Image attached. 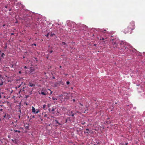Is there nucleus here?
Instances as JSON below:
<instances>
[{"mask_svg": "<svg viewBox=\"0 0 145 145\" xmlns=\"http://www.w3.org/2000/svg\"><path fill=\"white\" fill-rule=\"evenodd\" d=\"M9 11H10V9Z\"/></svg>", "mask_w": 145, "mask_h": 145, "instance_id": "obj_61", "label": "nucleus"}, {"mask_svg": "<svg viewBox=\"0 0 145 145\" xmlns=\"http://www.w3.org/2000/svg\"><path fill=\"white\" fill-rule=\"evenodd\" d=\"M3 109H2V108H1L0 109V111L2 112V111H3Z\"/></svg>", "mask_w": 145, "mask_h": 145, "instance_id": "obj_30", "label": "nucleus"}, {"mask_svg": "<svg viewBox=\"0 0 145 145\" xmlns=\"http://www.w3.org/2000/svg\"><path fill=\"white\" fill-rule=\"evenodd\" d=\"M52 99L53 100H57V99L56 98H55L54 97H53Z\"/></svg>", "mask_w": 145, "mask_h": 145, "instance_id": "obj_26", "label": "nucleus"}, {"mask_svg": "<svg viewBox=\"0 0 145 145\" xmlns=\"http://www.w3.org/2000/svg\"><path fill=\"white\" fill-rule=\"evenodd\" d=\"M52 91H51V92H50V94H52Z\"/></svg>", "mask_w": 145, "mask_h": 145, "instance_id": "obj_41", "label": "nucleus"}, {"mask_svg": "<svg viewBox=\"0 0 145 145\" xmlns=\"http://www.w3.org/2000/svg\"><path fill=\"white\" fill-rule=\"evenodd\" d=\"M56 107L55 106H53L52 107V110H51V111L52 112H52V113L53 114H54V112H54V110H55V109H56Z\"/></svg>", "mask_w": 145, "mask_h": 145, "instance_id": "obj_6", "label": "nucleus"}, {"mask_svg": "<svg viewBox=\"0 0 145 145\" xmlns=\"http://www.w3.org/2000/svg\"><path fill=\"white\" fill-rule=\"evenodd\" d=\"M37 110L36 111V112H35V113L36 114H37L38 113H39V110Z\"/></svg>", "mask_w": 145, "mask_h": 145, "instance_id": "obj_22", "label": "nucleus"}, {"mask_svg": "<svg viewBox=\"0 0 145 145\" xmlns=\"http://www.w3.org/2000/svg\"><path fill=\"white\" fill-rule=\"evenodd\" d=\"M106 31V30H104L103 31H102V32H103V33H105V32Z\"/></svg>", "mask_w": 145, "mask_h": 145, "instance_id": "obj_31", "label": "nucleus"}, {"mask_svg": "<svg viewBox=\"0 0 145 145\" xmlns=\"http://www.w3.org/2000/svg\"><path fill=\"white\" fill-rule=\"evenodd\" d=\"M109 119V118H107V120H108Z\"/></svg>", "mask_w": 145, "mask_h": 145, "instance_id": "obj_51", "label": "nucleus"}, {"mask_svg": "<svg viewBox=\"0 0 145 145\" xmlns=\"http://www.w3.org/2000/svg\"><path fill=\"white\" fill-rule=\"evenodd\" d=\"M48 90H50V91H51V90L50 89H48Z\"/></svg>", "mask_w": 145, "mask_h": 145, "instance_id": "obj_55", "label": "nucleus"}, {"mask_svg": "<svg viewBox=\"0 0 145 145\" xmlns=\"http://www.w3.org/2000/svg\"><path fill=\"white\" fill-rule=\"evenodd\" d=\"M120 44L123 45L125 48V49H126L127 48H128V47L129 48L132 47V46H131L129 44L126 42L123 43V44L121 43Z\"/></svg>", "mask_w": 145, "mask_h": 145, "instance_id": "obj_2", "label": "nucleus"}, {"mask_svg": "<svg viewBox=\"0 0 145 145\" xmlns=\"http://www.w3.org/2000/svg\"><path fill=\"white\" fill-rule=\"evenodd\" d=\"M53 52V51L52 50H51L49 52L50 53H52V52Z\"/></svg>", "mask_w": 145, "mask_h": 145, "instance_id": "obj_32", "label": "nucleus"}, {"mask_svg": "<svg viewBox=\"0 0 145 145\" xmlns=\"http://www.w3.org/2000/svg\"><path fill=\"white\" fill-rule=\"evenodd\" d=\"M135 28V22L134 21H132L128 24L127 27L124 29V32L125 33H131L132 31Z\"/></svg>", "mask_w": 145, "mask_h": 145, "instance_id": "obj_1", "label": "nucleus"}, {"mask_svg": "<svg viewBox=\"0 0 145 145\" xmlns=\"http://www.w3.org/2000/svg\"><path fill=\"white\" fill-rule=\"evenodd\" d=\"M72 101H73V102H74L75 101V99H73L72 100Z\"/></svg>", "mask_w": 145, "mask_h": 145, "instance_id": "obj_39", "label": "nucleus"}, {"mask_svg": "<svg viewBox=\"0 0 145 145\" xmlns=\"http://www.w3.org/2000/svg\"><path fill=\"white\" fill-rule=\"evenodd\" d=\"M105 40V39L103 38H102L100 39V40Z\"/></svg>", "mask_w": 145, "mask_h": 145, "instance_id": "obj_28", "label": "nucleus"}, {"mask_svg": "<svg viewBox=\"0 0 145 145\" xmlns=\"http://www.w3.org/2000/svg\"><path fill=\"white\" fill-rule=\"evenodd\" d=\"M49 33H48V34L47 35H46V36L47 37H48V35H49Z\"/></svg>", "mask_w": 145, "mask_h": 145, "instance_id": "obj_38", "label": "nucleus"}, {"mask_svg": "<svg viewBox=\"0 0 145 145\" xmlns=\"http://www.w3.org/2000/svg\"><path fill=\"white\" fill-rule=\"evenodd\" d=\"M18 117H19V118H20V115H19V116H18Z\"/></svg>", "mask_w": 145, "mask_h": 145, "instance_id": "obj_48", "label": "nucleus"}, {"mask_svg": "<svg viewBox=\"0 0 145 145\" xmlns=\"http://www.w3.org/2000/svg\"><path fill=\"white\" fill-rule=\"evenodd\" d=\"M86 130L88 131H89V129H86Z\"/></svg>", "mask_w": 145, "mask_h": 145, "instance_id": "obj_34", "label": "nucleus"}, {"mask_svg": "<svg viewBox=\"0 0 145 145\" xmlns=\"http://www.w3.org/2000/svg\"><path fill=\"white\" fill-rule=\"evenodd\" d=\"M1 95H0V98H1Z\"/></svg>", "mask_w": 145, "mask_h": 145, "instance_id": "obj_50", "label": "nucleus"}, {"mask_svg": "<svg viewBox=\"0 0 145 145\" xmlns=\"http://www.w3.org/2000/svg\"><path fill=\"white\" fill-rule=\"evenodd\" d=\"M0 80L1 81H3V78L2 76H1V75H0Z\"/></svg>", "mask_w": 145, "mask_h": 145, "instance_id": "obj_11", "label": "nucleus"}, {"mask_svg": "<svg viewBox=\"0 0 145 145\" xmlns=\"http://www.w3.org/2000/svg\"><path fill=\"white\" fill-rule=\"evenodd\" d=\"M59 67H60V68H61V67H62L61 66H59Z\"/></svg>", "mask_w": 145, "mask_h": 145, "instance_id": "obj_44", "label": "nucleus"}, {"mask_svg": "<svg viewBox=\"0 0 145 145\" xmlns=\"http://www.w3.org/2000/svg\"><path fill=\"white\" fill-rule=\"evenodd\" d=\"M53 79H54V78H55V77H54H54H53Z\"/></svg>", "mask_w": 145, "mask_h": 145, "instance_id": "obj_47", "label": "nucleus"}, {"mask_svg": "<svg viewBox=\"0 0 145 145\" xmlns=\"http://www.w3.org/2000/svg\"><path fill=\"white\" fill-rule=\"evenodd\" d=\"M51 105V104H48L47 105V106L49 108L50 106Z\"/></svg>", "mask_w": 145, "mask_h": 145, "instance_id": "obj_24", "label": "nucleus"}, {"mask_svg": "<svg viewBox=\"0 0 145 145\" xmlns=\"http://www.w3.org/2000/svg\"><path fill=\"white\" fill-rule=\"evenodd\" d=\"M5 26V25H3V26Z\"/></svg>", "mask_w": 145, "mask_h": 145, "instance_id": "obj_54", "label": "nucleus"}, {"mask_svg": "<svg viewBox=\"0 0 145 145\" xmlns=\"http://www.w3.org/2000/svg\"><path fill=\"white\" fill-rule=\"evenodd\" d=\"M25 88L24 87H23V89H21L20 90V91L19 92V93H20V91H24V89Z\"/></svg>", "mask_w": 145, "mask_h": 145, "instance_id": "obj_10", "label": "nucleus"}, {"mask_svg": "<svg viewBox=\"0 0 145 145\" xmlns=\"http://www.w3.org/2000/svg\"><path fill=\"white\" fill-rule=\"evenodd\" d=\"M25 68H26V67L25 66Z\"/></svg>", "mask_w": 145, "mask_h": 145, "instance_id": "obj_59", "label": "nucleus"}, {"mask_svg": "<svg viewBox=\"0 0 145 145\" xmlns=\"http://www.w3.org/2000/svg\"><path fill=\"white\" fill-rule=\"evenodd\" d=\"M3 84V82H2V83H1L0 84V86L2 85Z\"/></svg>", "mask_w": 145, "mask_h": 145, "instance_id": "obj_29", "label": "nucleus"}, {"mask_svg": "<svg viewBox=\"0 0 145 145\" xmlns=\"http://www.w3.org/2000/svg\"><path fill=\"white\" fill-rule=\"evenodd\" d=\"M32 112L33 113H35V108L33 107V106H32Z\"/></svg>", "mask_w": 145, "mask_h": 145, "instance_id": "obj_7", "label": "nucleus"}, {"mask_svg": "<svg viewBox=\"0 0 145 145\" xmlns=\"http://www.w3.org/2000/svg\"><path fill=\"white\" fill-rule=\"evenodd\" d=\"M114 39H111L110 41H112V44L113 45L114 48L115 47H116L118 45L117 43L114 41Z\"/></svg>", "mask_w": 145, "mask_h": 145, "instance_id": "obj_3", "label": "nucleus"}, {"mask_svg": "<svg viewBox=\"0 0 145 145\" xmlns=\"http://www.w3.org/2000/svg\"><path fill=\"white\" fill-rule=\"evenodd\" d=\"M81 123L82 125H84L86 123V122L84 121H83L82 123Z\"/></svg>", "mask_w": 145, "mask_h": 145, "instance_id": "obj_25", "label": "nucleus"}, {"mask_svg": "<svg viewBox=\"0 0 145 145\" xmlns=\"http://www.w3.org/2000/svg\"><path fill=\"white\" fill-rule=\"evenodd\" d=\"M5 55L3 53H2V54H1V56L2 57H3L4 56H5Z\"/></svg>", "mask_w": 145, "mask_h": 145, "instance_id": "obj_23", "label": "nucleus"}, {"mask_svg": "<svg viewBox=\"0 0 145 145\" xmlns=\"http://www.w3.org/2000/svg\"><path fill=\"white\" fill-rule=\"evenodd\" d=\"M32 118H35V116L34 115H33L32 116Z\"/></svg>", "mask_w": 145, "mask_h": 145, "instance_id": "obj_36", "label": "nucleus"}, {"mask_svg": "<svg viewBox=\"0 0 145 145\" xmlns=\"http://www.w3.org/2000/svg\"><path fill=\"white\" fill-rule=\"evenodd\" d=\"M75 114H76L73 113L72 111H71V112H69V113H68V115L70 116H74Z\"/></svg>", "mask_w": 145, "mask_h": 145, "instance_id": "obj_4", "label": "nucleus"}, {"mask_svg": "<svg viewBox=\"0 0 145 145\" xmlns=\"http://www.w3.org/2000/svg\"><path fill=\"white\" fill-rule=\"evenodd\" d=\"M7 46H6L5 48L6 49L7 48Z\"/></svg>", "mask_w": 145, "mask_h": 145, "instance_id": "obj_49", "label": "nucleus"}, {"mask_svg": "<svg viewBox=\"0 0 145 145\" xmlns=\"http://www.w3.org/2000/svg\"><path fill=\"white\" fill-rule=\"evenodd\" d=\"M5 8H7V7L6 6H5Z\"/></svg>", "mask_w": 145, "mask_h": 145, "instance_id": "obj_46", "label": "nucleus"}, {"mask_svg": "<svg viewBox=\"0 0 145 145\" xmlns=\"http://www.w3.org/2000/svg\"><path fill=\"white\" fill-rule=\"evenodd\" d=\"M55 121H56V123L58 124L59 125H60V124L58 122V121L57 120H55Z\"/></svg>", "mask_w": 145, "mask_h": 145, "instance_id": "obj_21", "label": "nucleus"}, {"mask_svg": "<svg viewBox=\"0 0 145 145\" xmlns=\"http://www.w3.org/2000/svg\"><path fill=\"white\" fill-rule=\"evenodd\" d=\"M86 110H85V111H84V112H84V113H85L86 112Z\"/></svg>", "mask_w": 145, "mask_h": 145, "instance_id": "obj_43", "label": "nucleus"}, {"mask_svg": "<svg viewBox=\"0 0 145 145\" xmlns=\"http://www.w3.org/2000/svg\"><path fill=\"white\" fill-rule=\"evenodd\" d=\"M61 44L62 45H65L66 44V43L64 42H63L61 43Z\"/></svg>", "mask_w": 145, "mask_h": 145, "instance_id": "obj_15", "label": "nucleus"}, {"mask_svg": "<svg viewBox=\"0 0 145 145\" xmlns=\"http://www.w3.org/2000/svg\"><path fill=\"white\" fill-rule=\"evenodd\" d=\"M11 35H14V33H11Z\"/></svg>", "mask_w": 145, "mask_h": 145, "instance_id": "obj_42", "label": "nucleus"}, {"mask_svg": "<svg viewBox=\"0 0 145 145\" xmlns=\"http://www.w3.org/2000/svg\"><path fill=\"white\" fill-rule=\"evenodd\" d=\"M90 133V131H87V132H86V131H85L84 132V133Z\"/></svg>", "mask_w": 145, "mask_h": 145, "instance_id": "obj_19", "label": "nucleus"}, {"mask_svg": "<svg viewBox=\"0 0 145 145\" xmlns=\"http://www.w3.org/2000/svg\"><path fill=\"white\" fill-rule=\"evenodd\" d=\"M55 35V34H54V33H51L50 34V36L51 37H53L54 35Z\"/></svg>", "mask_w": 145, "mask_h": 145, "instance_id": "obj_17", "label": "nucleus"}, {"mask_svg": "<svg viewBox=\"0 0 145 145\" xmlns=\"http://www.w3.org/2000/svg\"><path fill=\"white\" fill-rule=\"evenodd\" d=\"M122 48V49H124V48Z\"/></svg>", "mask_w": 145, "mask_h": 145, "instance_id": "obj_60", "label": "nucleus"}, {"mask_svg": "<svg viewBox=\"0 0 145 145\" xmlns=\"http://www.w3.org/2000/svg\"><path fill=\"white\" fill-rule=\"evenodd\" d=\"M29 85L30 87H31L35 86V85L34 84H32V83L31 82L29 83Z\"/></svg>", "mask_w": 145, "mask_h": 145, "instance_id": "obj_5", "label": "nucleus"}, {"mask_svg": "<svg viewBox=\"0 0 145 145\" xmlns=\"http://www.w3.org/2000/svg\"><path fill=\"white\" fill-rule=\"evenodd\" d=\"M72 89H73V88L72 87L71 88Z\"/></svg>", "mask_w": 145, "mask_h": 145, "instance_id": "obj_56", "label": "nucleus"}, {"mask_svg": "<svg viewBox=\"0 0 145 145\" xmlns=\"http://www.w3.org/2000/svg\"><path fill=\"white\" fill-rule=\"evenodd\" d=\"M66 83L67 85H68L70 84V82L69 81H67Z\"/></svg>", "mask_w": 145, "mask_h": 145, "instance_id": "obj_27", "label": "nucleus"}, {"mask_svg": "<svg viewBox=\"0 0 145 145\" xmlns=\"http://www.w3.org/2000/svg\"><path fill=\"white\" fill-rule=\"evenodd\" d=\"M49 111H50V109H49Z\"/></svg>", "mask_w": 145, "mask_h": 145, "instance_id": "obj_57", "label": "nucleus"}, {"mask_svg": "<svg viewBox=\"0 0 145 145\" xmlns=\"http://www.w3.org/2000/svg\"><path fill=\"white\" fill-rule=\"evenodd\" d=\"M30 71L31 72H32L34 71V70L33 69H32V68H31L30 69Z\"/></svg>", "mask_w": 145, "mask_h": 145, "instance_id": "obj_12", "label": "nucleus"}, {"mask_svg": "<svg viewBox=\"0 0 145 145\" xmlns=\"http://www.w3.org/2000/svg\"><path fill=\"white\" fill-rule=\"evenodd\" d=\"M56 112H57V113H56V116H57L58 115V114H59V111H58V110H57V111H56Z\"/></svg>", "mask_w": 145, "mask_h": 145, "instance_id": "obj_14", "label": "nucleus"}, {"mask_svg": "<svg viewBox=\"0 0 145 145\" xmlns=\"http://www.w3.org/2000/svg\"><path fill=\"white\" fill-rule=\"evenodd\" d=\"M13 142L15 144H17V140H14L13 141Z\"/></svg>", "mask_w": 145, "mask_h": 145, "instance_id": "obj_16", "label": "nucleus"}, {"mask_svg": "<svg viewBox=\"0 0 145 145\" xmlns=\"http://www.w3.org/2000/svg\"><path fill=\"white\" fill-rule=\"evenodd\" d=\"M0 114H1V115H4L5 114V112H3V113H1V112H0Z\"/></svg>", "mask_w": 145, "mask_h": 145, "instance_id": "obj_20", "label": "nucleus"}, {"mask_svg": "<svg viewBox=\"0 0 145 145\" xmlns=\"http://www.w3.org/2000/svg\"><path fill=\"white\" fill-rule=\"evenodd\" d=\"M41 94L42 95H45L46 94L44 92H42Z\"/></svg>", "mask_w": 145, "mask_h": 145, "instance_id": "obj_18", "label": "nucleus"}, {"mask_svg": "<svg viewBox=\"0 0 145 145\" xmlns=\"http://www.w3.org/2000/svg\"><path fill=\"white\" fill-rule=\"evenodd\" d=\"M29 128V127L28 126H26V127H25V128L26 129H28V128Z\"/></svg>", "mask_w": 145, "mask_h": 145, "instance_id": "obj_35", "label": "nucleus"}, {"mask_svg": "<svg viewBox=\"0 0 145 145\" xmlns=\"http://www.w3.org/2000/svg\"><path fill=\"white\" fill-rule=\"evenodd\" d=\"M19 73H21V71H19Z\"/></svg>", "mask_w": 145, "mask_h": 145, "instance_id": "obj_52", "label": "nucleus"}, {"mask_svg": "<svg viewBox=\"0 0 145 145\" xmlns=\"http://www.w3.org/2000/svg\"><path fill=\"white\" fill-rule=\"evenodd\" d=\"M46 114H45V115H44V116H45H45H46Z\"/></svg>", "mask_w": 145, "mask_h": 145, "instance_id": "obj_53", "label": "nucleus"}, {"mask_svg": "<svg viewBox=\"0 0 145 145\" xmlns=\"http://www.w3.org/2000/svg\"><path fill=\"white\" fill-rule=\"evenodd\" d=\"M128 144V143H125V144H124V145H127Z\"/></svg>", "mask_w": 145, "mask_h": 145, "instance_id": "obj_37", "label": "nucleus"}, {"mask_svg": "<svg viewBox=\"0 0 145 145\" xmlns=\"http://www.w3.org/2000/svg\"><path fill=\"white\" fill-rule=\"evenodd\" d=\"M32 45H34L35 46H36L37 45L36 44H32Z\"/></svg>", "mask_w": 145, "mask_h": 145, "instance_id": "obj_33", "label": "nucleus"}, {"mask_svg": "<svg viewBox=\"0 0 145 145\" xmlns=\"http://www.w3.org/2000/svg\"><path fill=\"white\" fill-rule=\"evenodd\" d=\"M14 140H13V139H12V141L13 142V141H14Z\"/></svg>", "mask_w": 145, "mask_h": 145, "instance_id": "obj_45", "label": "nucleus"}, {"mask_svg": "<svg viewBox=\"0 0 145 145\" xmlns=\"http://www.w3.org/2000/svg\"><path fill=\"white\" fill-rule=\"evenodd\" d=\"M21 84H20V85H17L16 87V88H19L21 86Z\"/></svg>", "mask_w": 145, "mask_h": 145, "instance_id": "obj_13", "label": "nucleus"}, {"mask_svg": "<svg viewBox=\"0 0 145 145\" xmlns=\"http://www.w3.org/2000/svg\"><path fill=\"white\" fill-rule=\"evenodd\" d=\"M108 122V121H107V122L108 123H109V122Z\"/></svg>", "mask_w": 145, "mask_h": 145, "instance_id": "obj_58", "label": "nucleus"}, {"mask_svg": "<svg viewBox=\"0 0 145 145\" xmlns=\"http://www.w3.org/2000/svg\"><path fill=\"white\" fill-rule=\"evenodd\" d=\"M80 105L81 106H83V105L82 104H81V103H80Z\"/></svg>", "mask_w": 145, "mask_h": 145, "instance_id": "obj_40", "label": "nucleus"}, {"mask_svg": "<svg viewBox=\"0 0 145 145\" xmlns=\"http://www.w3.org/2000/svg\"><path fill=\"white\" fill-rule=\"evenodd\" d=\"M14 132L15 133H16V132H18V133H20V131H19V130H14Z\"/></svg>", "mask_w": 145, "mask_h": 145, "instance_id": "obj_9", "label": "nucleus"}, {"mask_svg": "<svg viewBox=\"0 0 145 145\" xmlns=\"http://www.w3.org/2000/svg\"><path fill=\"white\" fill-rule=\"evenodd\" d=\"M43 108L45 110H46L47 109V108L46 107V105L45 104L43 105Z\"/></svg>", "mask_w": 145, "mask_h": 145, "instance_id": "obj_8", "label": "nucleus"}]
</instances>
